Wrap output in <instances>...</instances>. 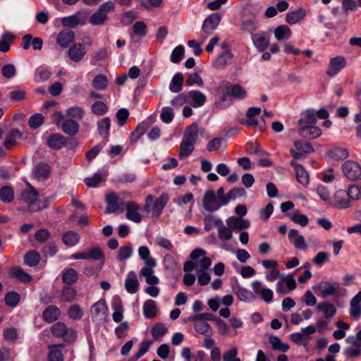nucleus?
Instances as JSON below:
<instances>
[{"label": "nucleus", "instance_id": "nucleus-1", "mask_svg": "<svg viewBox=\"0 0 361 361\" xmlns=\"http://www.w3.org/2000/svg\"><path fill=\"white\" fill-rule=\"evenodd\" d=\"M52 334L58 338H61L67 343H73L77 338V334L73 329L68 328L64 323L56 322L51 327Z\"/></svg>", "mask_w": 361, "mask_h": 361}, {"label": "nucleus", "instance_id": "nucleus-2", "mask_svg": "<svg viewBox=\"0 0 361 361\" xmlns=\"http://www.w3.org/2000/svg\"><path fill=\"white\" fill-rule=\"evenodd\" d=\"M344 176L350 180H357L361 178V167L355 161H346L342 165Z\"/></svg>", "mask_w": 361, "mask_h": 361}, {"label": "nucleus", "instance_id": "nucleus-3", "mask_svg": "<svg viewBox=\"0 0 361 361\" xmlns=\"http://www.w3.org/2000/svg\"><path fill=\"white\" fill-rule=\"evenodd\" d=\"M38 196V191L30 185L29 188L24 190L21 192L20 199L28 205L31 211H35L36 209L33 208V206L37 201Z\"/></svg>", "mask_w": 361, "mask_h": 361}, {"label": "nucleus", "instance_id": "nucleus-4", "mask_svg": "<svg viewBox=\"0 0 361 361\" xmlns=\"http://www.w3.org/2000/svg\"><path fill=\"white\" fill-rule=\"evenodd\" d=\"M85 47L82 43H75L71 46L68 51V56L71 61L80 62L85 56Z\"/></svg>", "mask_w": 361, "mask_h": 361}, {"label": "nucleus", "instance_id": "nucleus-5", "mask_svg": "<svg viewBox=\"0 0 361 361\" xmlns=\"http://www.w3.org/2000/svg\"><path fill=\"white\" fill-rule=\"evenodd\" d=\"M346 66V60L342 56H337L331 59L326 75L330 77L335 76L341 70Z\"/></svg>", "mask_w": 361, "mask_h": 361}, {"label": "nucleus", "instance_id": "nucleus-6", "mask_svg": "<svg viewBox=\"0 0 361 361\" xmlns=\"http://www.w3.org/2000/svg\"><path fill=\"white\" fill-rule=\"evenodd\" d=\"M202 202L204 209L209 212H216L221 207V205L216 203L214 191L212 190L205 192Z\"/></svg>", "mask_w": 361, "mask_h": 361}, {"label": "nucleus", "instance_id": "nucleus-7", "mask_svg": "<svg viewBox=\"0 0 361 361\" xmlns=\"http://www.w3.org/2000/svg\"><path fill=\"white\" fill-rule=\"evenodd\" d=\"M221 16L215 13L209 16L203 22L202 30L204 33L211 34L220 23Z\"/></svg>", "mask_w": 361, "mask_h": 361}, {"label": "nucleus", "instance_id": "nucleus-8", "mask_svg": "<svg viewBox=\"0 0 361 361\" xmlns=\"http://www.w3.org/2000/svg\"><path fill=\"white\" fill-rule=\"evenodd\" d=\"M290 164L294 169L297 181L301 185L307 186L309 184V174L306 169L294 160H292Z\"/></svg>", "mask_w": 361, "mask_h": 361}, {"label": "nucleus", "instance_id": "nucleus-9", "mask_svg": "<svg viewBox=\"0 0 361 361\" xmlns=\"http://www.w3.org/2000/svg\"><path fill=\"white\" fill-rule=\"evenodd\" d=\"M255 48L259 51H264L269 44V37L266 32L252 34L251 37Z\"/></svg>", "mask_w": 361, "mask_h": 361}, {"label": "nucleus", "instance_id": "nucleus-10", "mask_svg": "<svg viewBox=\"0 0 361 361\" xmlns=\"http://www.w3.org/2000/svg\"><path fill=\"white\" fill-rule=\"evenodd\" d=\"M331 204L340 209L348 208L350 204L347 192L343 190H337L331 200Z\"/></svg>", "mask_w": 361, "mask_h": 361}, {"label": "nucleus", "instance_id": "nucleus-11", "mask_svg": "<svg viewBox=\"0 0 361 361\" xmlns=\"http://www.w3.org/2000/svg\"><path fill=\"white\" fill-rule=\"evenodd\" d=\"M108 307L104 300H100L91 307L92 318L98 320L104 319L107 317Z\"/></svg>", "mask_w": 361, "mask_h": 361}, {"label": "nucleus", "instance_id": "nucleus-12", "mask_svg": "<svg viewBox=\"0 0 361 361\" xmlns=\"http://www.w3.org/2000/svg\"><path fill=\"white\" fill-rule=\"evenodd\" d=\"M126 217L135 223H140L142 216L138 212L140 207L135 202H128L126 204Z\"/></svg>", "mask_w": 361, "mask_h": 361}, {"label": "nucleus", "instance_id": "nucleus-13", "mask_svg": "<svg viewBox=\"0 0 361 361\" xmlns=\"http://www.w3.org/2000/svg\"><path fill=\"white\" fill-rule=\"evenodd\" d=\"M169 200V196L166 192H162L161 195L157 198L151 209L152 215L154 216H159L162 213L163 209L166 207V204Z\"/></svg>", "mask_w": 361, "mask_h": 361}, {"label": "nucleus", "instance_id": "nucleus-14", "mask_svg": "<svg viewBox=\"0 0 361 361\" xmlns=\"http://www.w3.org/2000/svg\"><path fill=\"white\" fill-rule=\"evenodd\" d=\"M75 40V33L73 31L66 29L61 30L57 35V44L63 48L68 47L71 42Z\"/></svg>", "mask_w": 361, "mask_h": 361}, {"label": "nucleus", "instance_id": "nucleus-15", "mask_svg": "<svg viewBox=\"0 0 361 361\" xmlns=\"http://www.w3.org/2000/svg\"><path fill=\"white\" fill-rule=\"evenodd\" d=\"M125 288L130 294H135L139 288V281L134 271H130L125 280Z\"/></svg>", "mask_w": 361, "mask_h": 361}, {"label": "nucleus", "instance_id": "nucleus-16", "mask_svg": "<svg viewBox=\"0 0 361 361\" xmlns=\"http://www.w3.org/2000/svg\"><path fill=\"white\" fill-rule=\"evenodd\" d=\"M298 133L304 138L314 140L322 135V130L318 126H310L305 128H298Z\"/></svg>", "mask_w": 361, "mask_h": 361}, {"label": "nucleus", "instance_id": "nucleus-17", "mask_svg": "<svg viewBox=\"0 0 361 361\" xmlns=\"http://www.w3.org/2000/svg\"><path fill=\"white\" fill-rule=\"evenodd\" d=\"M317 121L316 111L312 109H309L302 114V117L299 119L298 128L316 125Z\"/></svg>", "mask_w": 361, "mask_h": 361}, {"label": "nucleus", "instance_id": "nucleus-18", "mask_svg": "<svg viewBox=\"0 0 361 361\" xmlns=\"http://www.w3.org/2000/svg\"><path fill=\"white\" fill-rule=\"evenodd\" d=\"M61 128L65 134L74 136L79 132L80 126L75 120L68 118L61 123Z\"/></svg>", "mask_w": 361, "mask_h": 361}, {"label": "nucleus", "instance_id": "nucleus-19", "mask_svg": "<svg viewBox=\"0 0 361 361\" xmlns=\"http://www.w3.org/2000/svg\"><path fill=\"white\" fill-rule=\"evenodd\" d=\"M288 239L293 243L296 249L305 250L307 248V244L305 238L298 234L296 229H290L288 232Z\"/></svg>", "mask_w": 361, "mask_h": 361}, {"label": "nucleus", "instance_id": "nucleus-20", "mask_svg": "<svg viewBox=\"0 0 361 361\" xmlns=\"http://www.w3.org/2000/svg\"><path fill=\"white\" fill-rule=\"evenodd\" d=\"M47 144L50 148L58 150L66 145V138L59 133L52 134L48 137Z\"/></svg>", "mask_w": 361, "mask_h": 361}, {"label": "nucleus", "instance_id": "nucleus-21", "mask_svg": "<svg viewBox=\"0 0 361 361\" xmlns=\"http://www.w3.org/2000/svg\"><path fill=\"white\" fill-rule=\"evenodd\" d=\"M61 315L60 309L56 305H49L42 312L44 320L48 323L56 321Z\"/></svg>", "mask_w": 361, "mask_h": 361}, {"label": "nucleus", "instance_id": "nucleus-22", "mask_svg": "<svg viewBox=\"0 0 361 361\" xmlns=\"http://www.w3.org/2000/svg\"><path fill=\"white\" fill-rule=\"evenodd\" d=\"M97 130L99 135L103 137L104 140H107L109 137V130L111 128V119L109 117H104L99 120L97 123Z\"/></svg>", "mask_w": 361, "mask_h": 361}, {"label": "nucleus", "instance_id": "nucleus-23", "mask_svg": "<svg viewBox=\"0 0 361 361\" xmlns=\"http://www.w3.org/2000/svg\"><path fill=\"white\" fill-rule=\"evenodd\" d=\"M51 172V167L48 164L40 162L38 163L33 171L35 177L39 180H44L47 179Z\"/></svg>", "mask_w": 361, "mask_h": 361}, {"label": "nucleus", "instance_id": "nucleus-24", "mask_svg": "<svg viewBox=\"0 0 361 361\" xmlns=\"http://www.w3.org/2000/svg\"><path fill=\"white\" fill-rule=\"evenodd\" d=\"M227 94L235 99H243L246 97L247 92L239 85H230L229 82L226 83Z\"/></svg>", "mask_w": 361, "mask_h": 361}, {"label": "nucleus", "instance_id": "nucleus-25", "mask_svg": "<svg viewBox=\"0 0 361 361\" xmlns=\"http://www.w3.org/2000/svg\"><path fill=\"white\" fill-rule=\"evenodd\" d=\"M317 310L324 313L326 319H331L336 313V308L334 305L328 301L319 303Z\"/></svg>", "mask_w": 361, "mask_h": 361}, {"label": "nucleus", "instance_id": "nucleus-26", "mask_svg": "<svg viewBox=\"0 0 361 361\" xmlns=\"http://www.w3.org/2000/svg\"><path fill=\"white\" fill-rule=\"evenodd\" d=\"M187 97L192 100L191 106L194 108L203 106L207 100L206 96L197 90L188 92Z\"/></svg>", "mask_w": 361, "mask_h": 361}, {"label": "nucleus", "instance_id": "nucleus-27", "mask_svg": "<svg viewBox=\"0 0 361 361\" xmlns=\"http://www.w3.org/2000/svg\"><path fill=\"white\" fill-rule=\"evenodd\" d=\"M198 137V125L193 123L184 131L183 140L195 144Z\"/></svg>", "mask_w": 361, "mask_h": 361}, {"label": "nucleus", "instance_id": "nucleus-28", "mask_svg": "<svg viewBox=\"0 0 361 361\" xmlns=\"http://www.w3.org/2000/svg\"><path fill=\"white\" fill-rule=\"evenodd\" d=\"M23 136L22 133L17 128H13L6 136L4 146L6 149H9L13 147L17 141L16 139H20Z\"/></svg>", "mask_w": 361, "mask_h": 361}, {"label": "nucleus", "instance_id": "nucleus-29", "mask_svg": "<svg viewBox=\"0 0 361 361\" xmlns=\"http://www.w3.org/2000/svg\"><path fill=\"white\" fill-rule=\"evenodd\" d=\"M187 322H192L195 330L202 335L209 337L212 334V328L208 323L201 322L200 320H187Z\"/></svg>", "mask_w": 361, "mask_h": 361}, {"label": "nucleus", "instance_id": "nucleus-30", "mask_svg": "<svg viewBox=\"0 0 361 361\" xmlns=\"http://www.w3.org/2000/svg\"><path fill=\"white\" fill-rule=\"evenodd\" d=\"M63 344L53 345L49 347L48 361H63V355L61 348Z\"/></svg>", "mask_w": 361, "mask_h": 361}, {"label": "nucleus", "instance_id": "nucleus-31", "mask_svg": "<svg viewBox=\"0 0 361 361\" xmlns=\"http://www.w3.org/2000/svg\"><path fill=\"white\" fill-rule=\"evenodd\" d=\"M184 77L182 73H176L172 78L169 84V90L171 92L178 93L183 90Z\"/></svg>", "mask_w": 361, "mask_h": 361}, {"label": "nucleus", "instance_id": "nucleus-32", "mask_svg": "<svg viewBox=\"0 0 361 361\" xmlns=\"http://www.w3.org/2000/svg\"><path fill=\"white\" fill-rule=\"evenodd\" d=\"M143 314L146 319H153L157 316V306L155 301L147 300L143 304Z\"/></svg>", "mask_w": 361, "mask_h": 361}, {"label": "nucleus", "instance_id": "nucleus-33", "mask_svg": "<svg viewBox=\"0 0 361 361\" xmlns=\"http://www.w3.org/2000/svg\"><path fill=\"white\" fill-rule=\"evenodd\" d=\"M219 226L217 227L218 238L220 240L228 241L233 237V230L226 227L223 221H217Z\"/></svg>", "mask_w": 361, "mask_h": 361}, {"label": "nucleus", "instance_id": "nucleus-34", "mask_svg": "<svg viewBox=\"0 0 361 361\" xmlns=\"http://www.w3.org/2000/svg\"><path fill=\"white\" fill-rule=\"evenodd\" d=\"M118 197L115 193H110L106 196L107 206L105 212L107 214L115 213L118 209Z\"/></svg>", "mask_w": 361, "mask_h": 361}, {"label": "nucleus", "instance_id": "nucleus-35", "mask_svg": "<svg viewBox=\"0 0 361 361\" xmlns=\"http://www.w3.org/2000/svg\"><path fill=\"white\" fill-rule=\"evenodd\" d=\"M327 154L335 161H343L347 159L349 155L348 151L345 148L338 147L331 149Z\"/></svg>", "mask_w": 361, "mask_h": 361}, {"label": "nucleus", "instance_id": "nucleus-36", "mask_svg": "<svg viewBox=\"0 0 361 361\" xmlns=\"http://www.w3.org/2000/svg\"><path fill=\"white\" fill-rule=\"evenodd\" d=\"M306 15V11L302 8L288 12L286 14V22L289 24H295L303 19Z\"/></svg>", "mask_w": 361, "mask_h": 361}, {"label": "nucleus", "instance_id": "nucleus-37", "mask_svg": "<svg viewBox=\"0 0 361 361\" xmlns=\"http://www.w3.org/2000/svg\"><path fill=\"white\" fill-rule=\"evenodd\" d=\"M78 274L73 268H68L63 270L62 273V281L67 285H72L77 282Z\"/></svg>", "mask_w": 361, "mask_h": 361}, {"label": "nucleus", "instance_id": "nucleus-38", "mask_svg": "<svg viewBox=\"0 0 361 361\" xmlns=\"http://www.w3.org/2000/svg\"><path fill=\"white\" fill-rule=\"evenodd\" d=\"M106 177V173H101L99 171L94 173L92 177L86 178L85 179V185L89 188H95L98 185L105 180Z\"/></svg>", "mask_w": 361, "mask_h": 361}, {"label": "nucleus", "instance_id": "nucleus-39", "mask_svg": "<svg viewBox=\"0 0 361 361\" xmlns=\"http://www.w3.org/2000/svg\"><path fill=\"white\" fill-rule=\"evenodd\" d=\"M80 238V237L78 233L69 231L63 233L62 236V241L65 245L72 247L79 243Z\"/></svg>", "mask_w": 361, "mask_h": 361}, {"label": "nucleus", "instance_id": "nucleus-40", "mask_svg": "<svg viewBox=\"0 0 361 361\" xmlns=\"http://www.w3.org/2000/svg\"><path fill=\"white\" fill-rule=\"evenodd\" d=\"M39 261L40 255L35 250H30L24 256V262L30 267H35Z\"/></svg>", "mask_w": 361, "mask_h": 361}, {"label": "nucleus", "instance_id": "nucleus-41", "mask_svg": "<svg viewBox=\"0 0 361 361\" xmlns=\"http://www.w3.org/2000/svg\"><path fill=\"white\" fill-rule=\"evenodd\" d=\"M11 276L12 277L16 278L20 281L27 283L30 282L32 280V276L26 273L22 268L20 267H15L11 271Z\"/></svg>", "mask_w": 361, "mask_h": 361}, {"label": "nucleus", "instance_id": "nucleus-42", "mask_svg": "<svg viewBox=\"0 0 361 361\" xmlns=\"http://www.w3.org/2000/svg\"><path fill=\"white\" fill-rule=\"evenodd\" d=\"M269 341L271 343L272 348L275 350H278L281 353H286L290 348L288 344L283 343L281 340L276 336H271L269 338Z\"/></svg>", "mask_w": 361, "mask_h": 361}, {"label": "nucleus", "instance_id": "nucleus-43", "mask_svg": "<svg viewBox=\"0 0 361 361\" xmlns=\"http://www.w3.org/2000/svg\"><path fill=\"white\" fill-rule=\"evenodd\" d=\"M325 285H327V287L324 288L321 293H319V295L322 298H326L329 296L334 295L337 293L339 289V283H329L327 281L324 282Z\"/></svg>", "mask_w": 361, "mask_h": 361}, {"label": "nucleus", "instance_id": "nucleus-44", "mask_svg": "<svg viewBox=\"0 0 361 361\" xmlns=\"http://www.w3.org/2000/svg\"><path fill=\"white\" fill-rule=\"evenodd\" d=\"M235 294L238 298L243 302H250L254 301L255 299L253 293L243 287H238L236 290Z\"/></svg>", "mask_w": 361, "mask_h": 361}, {"label": "nucleus", "instance_id": "nucleus-45", "mask_svg": "<svg viewBox=\"0 0 361 361\" xmlns=\"http://www.w3.org/2000/svg\"><path fill=\"white\" fill-rule=\"evenodd\" d=\"M14 199L13 189L8 185L0 188V200L4 203H10Z\"/></svg>", "mask_w": 361, "mask_h": 361}, {"label": "nucleus", "instance_id": "nucleus-46", "mask_svg": "<svg viewBox=\"0 0 361 361\" xmlns=\"http://www.w3.org/2000/svg\"><path fill=\"white\" fill-rule=\"evenodd\" d=\"M61 23L63 27L68 28H75L79 24H84V23L81 22L78 14L63 18Z\"/></svg>", "mask_w": 361, "mask_h": 361}, {"label": "nucleus", "instance_id": "nucleus-47", "mask_svg": "<svg viewBox=\"0 0 361 361\" xmlns=\"http://www.w3.org/2000/svg\"><path fill=\"white\" fill-rule=\"evenodd\" d=\"M194 149L195 144L182 140L180 145L179 159H182L188 157L193 152Z\"/></svg>", "mask_w": 361, "mask_h": 361}, {"label": "nucleus", "instance_id": "nucleus-48", "mask_svg": "<svg viewBox=\"0 0 361 361\" xmlns=\"http://www.w3.org/2000/svg\"><path fill=\"white\" fill-rule=\"evenodd\" d=\"M107 77L104 74H99L92 80V86L95 90H103L108 86Z\"/></svg>", "mask_w": 361, "mask_h": 361}, {"label": "nucleus", "instance_id": "nucleus-49", "mask_svg": "<svg viewBox=\"0 0 361 361\" xmlns=\"http://www.w3.org/2000/svg\"><path fill=\"white\" fill-rule=\"evenodd\" d=\"M91 111L96 116H103L109 111L108 106L102 101H97L91 106Z\"/></svg>", "mask_w": 361, "mask_h": 361}, {"label": "nucleus", "instance_id": "nucleus-50", "mask_svg": "<svg viewBox=\"0 0 361 361\" xmlns=\"http://www.w3.org/2000/svg\"><path fill=\"white\" fill-rule=\"evenodd\" d=\"M290 35L291 30L287 25H279L274 30L275 38L279 41L289 38Z\"/></svg>", "mask_w": 361, "mask_h": 361}, {"label": "nucleus", "instance_id": "nucleus-51", "mask_svg": "<svg viewBox=\"0 0 361 361\" xmlns=\"http://www.w3.org/2000/svg\"><path fill=\"white\" fill-rule=\"evenodd\" d=\"M66 114L71 118L81 120L85 115L84 109L78 106H71L66 109Z\"/></svg>", "mask_w": 361, "mask_h": 361}, {"label": "nucleus", "instance_id": "nucleus-52", "mask_svg": "<svg viewBox=\"0 0 361 361\" xmlns=\"http://www.w3.org/2000/svg\"><path fill=\"white\" fill-rule=\"evenodd\" d=\"M108 19V16L102 13L99 10L94 13L89 18V23L94 26L104 25Z\"/></svg>", "mask_w": 361, "mask_h": 361}, {"label": "nucleus", "instance_id": "nucleus-53", "mask_svg": "<svg viewBox=\"0 0 361 361\" xmlns=\"http://www.w3.org/2000/svg\"><path fill=\"white\" fill-rule=\"evenodd\" d=\"M4 301L7 306L15 307L20 302V295L15 291H10L6 294Z\"/></svg>", "mask_w": 361, "mask_h": 361}, {"label": "nucleus", "instance_id": "nucleus-54", "mask_svg": "<svg viewBox=\"0 0 361 361\" xmlns=\"http://www.w3.org/2000/svg\"><path fill=\"white\" fill-rule=\"evenodd\" d=\"M168 331L167 327L161 322L156 323L152 329V335L154 339L164 336Z\"/></svg>", "mask_w": 361, "mask_h": 361}, {"label": "nucleus", "instance_id": "nucleus-55", "mask_svg": "<svg viewBox=\"0 0 361 361\" xmlns=\"http://www.w3.org/2000/svg\"><path fill=\"white\" fill-rule=\"evenodd\" d=\"M233 58L231 51H223L215 60L214 64L218 68H224L228 61Z\"/></svg>", "mask_w": 361, "mask_h": 361}, {"label": "nucleus", "instance_id": "nucleus-56", "mask_svg": "<svg viewBox=\"0 0 361 361\" xmlns=\"http://www.w3.org/2000/svg\"><path fill=\"white\" fill-rule=\"evenodd\" d=\"M145 266L140 271V276H150L154 273V268L157 265L155 259H148L145 262Z\"/></svg>", "mask_w": 361, "mask_h": 361}, {"label": "nucleus", "instance_id": "nucleus-57", "mask_svg": "<svg viewBox=\"0 0 361 361\" xmlns=\"http://www.w3.org/2000/svg\"><path fill=\"white\" fill-rule=\"evenodd\" d=\"M185 49L183 45H178L173 49L171 55V61L174 63H180L183 59Z\"/></svg>", "mask_w": 361, "mask_h": 361}, {"label": "nucleus", "instance_id": "nucleus-58", "mask_svg": "<svg viewBox=\"0 0 361 361\" xmlns=\"http://www.w3.org/2000/svg\"><path fill=\"white\" fill-rule=\"evenodd\" d=\"M133 32L140 38H142L147 32V25L143 21H137L133 26Z\"/></svg>", "mask_w": 361, "mask_h": 361}, {"label": "nucleus", "instance_id": "nucleus-59", "mask_svg": "<svg viewBox=\"0 0 361 361\" xmlns=\"http://www.w3.org/2000/svg\"><path fill=\"white\" fill-rule=\"evenodd\" d=\"M14 36L10 32H5L2 35L0 40V51L3 53L8 51L10 49L9 41L13 39Z\"/></svg>", "mask_w": 361, "mask_h": 361}, {"label": "nucleus", "instance_id": "nucleus-60", "mask_svg": "<svg viewBox=\"0 0 361 361\" xmlns=\"http://www.w3.org/2000/svg\"><path fill=\"white\" fill-rule=\"evenodd\" d=\"M108 55V52L106 48H101L97 51L90 59V63L93 66L97 65V63L104 60Z\"/></svg>", "mask_w": 361, "mask_h": 361}, {"label": "nucleus", "instance_id": "nucleus-61", "mask_svg": "<svg viewBox=\"0 0 361 361\" xmlns=\"http://www.w3.org/2000/svg\"><path fill=\"white\" fill-rule=\"evenodd\" d=\"M204 230L206 231H209L214 226H216V228L219 226L217 224V221H222L219 218H215L212 214H207L204 217Z\"/></svg>", "mask_w": 361, "mask_h": 361}, {"label": "nucleus", "instance_id": "nucleus-62", "mask_svg": "<svg viewBox=\"0 0 361 361\" xmlns=\"http://www.w3.org/2000/svg\"><path fill=\"white\" fill-rule=\"evenodd\" d=\"M76 296V290L71 286L64 287L61 293V298L66 302H72Z\"/></svg>", "mask_w": 361, "mask_h": 361}, {"label": "nucleus", "instance_id": "nucleus-63", "mask_svg": "<svg viewBox=\"0 0 361 361\" xmlns=\"http://www.w3.org/2000/svg\"><path fill=\"white\" fill-rule=\"evenodd\" d=\"M294 146L298 151H300L304 154L312 153L314 152V149L310 143L304 142L300 140L294 141Z\"/></svg>", "mask_w": 361, "mask_h": 361}, {"label": "nucleus", "instance_id": "nucleus-64", "mask_svg": "<svg viewBox=\"0 0 361 361\" xmlns=\"http://www.w3.org/2000/svg\"><path fill=\"white\" fill-rule=\"evenodd\" d=\"M238 348L235 346L230 348L226 351L223 355L224 361H240V359L237 357Z\"/></svg>", "mask_w": 361, "mask_h": 361}]
</instances>
